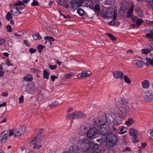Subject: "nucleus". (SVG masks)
Wrapping results in <instances>:
<instances>
[{"label":"nucleus","instance_id":"nucleus-45","mask_svg":"<svg viewBox=\"0 0 153 153\" xmlns=\"http://www.w3.org/2000/svg\"><path fill=\"white\" fill-rule=\"evenodd\" d=\"M126 131V129L124 127H122L120 128V131L119 133L120 134H122Z\"/></svg>","mask_w":153,"mask_h":153},{"label":"nucleus","instance_id":"nucleus-23","mask_svg":"<svg viewBox=\"0 0 153 153\" xmlns=\"http://www.w3.org/2000/svg\"><path fill=\"white\" fill-rule=\"evenodd\" d=\"M134 119L132 118H130L125 122V124L128 126H129L131 125L134 123Z\"/></svg>","mask_w":153,"mask_h":153},{"label":"nucleus","instance_id":"nucleus-11","mask_svg":"<svg viewBox=\"0 0 153 153\" xmlns=\"http://www.w3.org/2000/svg\"><path fill=\"white\" fill-rule=\"evenodd\" d=\"M98 145L97 143H95L92 142L90 141L89 142L88 146V150L90 153L91 151L96 150H99L98 149Z\"/></svg>","mask_w":153,"mask_h":153},{"label":"nucleus","instance_id":"nucleus-47","mask_svg":"<svg viewBox=\"0 0 153 153\" xmlns=\"http://www.w3.org/2000/svg\"><path fill=\"white\" fill-rule=\"evenodd\" d=\"M77 13L80 16H82L84 13V11L82 9L79 8L77 10Z\"/></svg>","mask_w":153,"mask_h":153},{"label":"nucleus","instance_id":"nucleus-8","mask_svg":"<svg viewBox=\"0 0 153 153\" xmlns=\"http://www.w3.org/2000/svg\"><path fill=\"white\" fill-rule=\"evenodd\" d=\"M35 85L33 82L29 83L26 88L25 91L30 94H33L35 90Z\"/></svg>","mask_w":153,"mask_h":153},{"label":"nucleus","instance_id":"nucleus-29","mask_svg":"<svg viewBox=\"0 0 153 153\" xmlns=\"http://www.w3.org/2000/svg\"><path fill=\"white\" fill-rule=\"evenodd\" d=\"M32 36L34 39L35 40L37 39L40 40L42 39L41 36L38 33L35 34H33Z\"/></svg>","mask_w":153,"mask_h":153},{"label":"nucleus","instance_id":"nucleus-54","mask_svg":"<svg viewBox=\"0 0 153 153\" xmlns=\"http://www.w3.org/2000/svg\"><path fill=\"white\" fill-rule=\"evenodd\" d=\"M57 1L58 4L62 5H64L65 3L64 0H57Z\"/></svg>","mask_w":153,"mask_h":153},{"label":"nucleus","instance_id":"nucleus-4","mask_svg":"<svg viewBox=\"0 0 153 153\" xmlns=\"http://www.w3.org/2000/svg\"><path fill=\"white\" fill-rule=\"evenodd\" d=\"M104 18H111L112 17L114 19L117 17V13L114 9L112 8H109L107 9L103 14Z\"/></svg>","mask_w":153,"mask_h":153},{"label":"nucleus","instance_id":"nucleus-20","mask_svg":"<svg viewBox=\"0 0 153 153\" xmlns=\"http://www.w3.org/2000/svg\"><path fill=\"white\" fill-rule=\"evenodd\" d=\"M82 72L83 75V78L88 77L92 74L91 72L90 71H83Z\"/></svg>","mask_w":153,"mask_h":153},{"label":"nucleus","instance_id":"nucleus-17","mask_svg":"<svg viewBox=\"0 0 153 153\" xmlns=\"http://www.w3.org/2000/svg\"><path fill=\"white\" fill-rule=\"evenodd\" d=\"M124 118H122L121 117L119 116L115 117V118L114 120V123L117 125L119 124L122 122V120L124 119Z\"/></svg>","mask_w":153,"mask_h":153},{"label":"nucleus","instance_id":"nucleus-59","mask_svg":"<svg viewBox=\"0 0 153 153\" xmlns=\"http://www.w3.org/2000/svg\"><path fill=\"white\" fill-rule=\"evenodd\" d=\"M30 71L31 72L36 73L38 72V70L34 68H32L30 69Z\"/></svg>","mask_w":153,"mask_h":153},{"label":"nucleus","instance_id":"nucleus-60","mask_svg":"<svg viewBox=\"0 0 153 153\" xmlns=\"http://www.w3.org/2000/svg\"><path fill=\"white\" fill-rule=\"evenodd\" d=\"M73 74L71 73H68L65 75V77L66 79H68L71 76L73 75Z\"/></svg>","mask_w":153,"mask_h":153},{"label":"nucleus","instance_id":"nucleus-19","mask_svg":"<svg viewBox=\"0 0 153 153\" xmlns=\"http://www.w3.org/2000/svg\"><path fill=\"white\" fill-rule=\"evenodd\" d=\"M116 116V114L114 112H113L112 115L109 114L108 117V121L110 123L113 122Z\"/></svg>","mask_w":153,"mask_h":153},{"label":"nucleus","instance_id":"nucleus-62","mask_svg":"<svg viewBox=\"0 0 153 153\" xmlns=\"http://www.w3.org/2000/svg\"><path fill=\"white\" fill-rule=\"evenodd\" d=\"M146 36L148 38L153 39V34H151L148 33L146 34Z\"/></svg>","mask_w":153,"mask_h":153},{"label":"nucleus","instance_id":"nucleus-63","mask_svg":"<svg viewBox=\"0 0 153 153\" xmlns=\"http://www.w3.org/2000/svg\"><path fill=\"white\" fill-rule=\"evenodd\" d=\"M100 150L99 149V150H94V151H91L90 152V153L89 152V153H100Z\"/></svg>","mask_w":153,"mask_h":153},{"label":"nucleus","instance_id":"nucleus-38","mask_svg":"<svg viewBox=\"0 0 153 153\" xmlns=\"http://www.w3.org/2000/svg\"><path fill=\"white\" fill-rule=\"evenodd\" d=\"M33 144L34 145V146L33 147V148L34 149H39L42 146V145H37V143L36 142H33Z\"/></svg>","mask_w":153,"mask_h":153},{"label":"nucleus","instance_id":"nucleus-55","mask_svg":"<svg viewBox=\"0 0 153 153\" xmlns=\"http://www.w3.org/2000/svg\"><path fill=\"white\" fill-rule=\"evenodd\" d=\"M36 49L32 48H30L29 49V52L32 53H35L36 51Z\"/></svg>","mask_w":153,"mask_h":153},{"label":"nucleus","instance_id":"nucleus-50","mask_svg":"<svg viewBox=\"0 0 153 153\" xmlns=\"http://www.w3.org/2000/svg\"><path fill=\"white\" fill-rule=\"evenodd\" d=\"M31 5L32 6H38L39 5V4L37 1L36 0H33V2L32 3Z\"/></svg>","mask_w":153,"mask_h":153},{"label":"nucleus","instance_id":"nucleus-46","mask_svg":"<svg viewBox=\"0 0 153 153\" xmlns=\"http://www.w3.org/2000/svg\"><path fill=\"white\" fill-rule=\"evenodd\" d=\"M20 5H24L23 1H17L13 4V6H20Z\"/></svg>","mask_w":153,"mask_h":153},{"label":"nucleus","instance_id":"nucleus-12","mask_svg":"<svg viewBox=\"0 0 153 153\" xmlns=\"http://www.w3.org/2000/svg\"><path fill=\"white\" fill-rule=\"evenodd\" d=\"M114 77L117 79H123V78L124 74L120 71H116L113 72Z\"/></svg>","mask_w":153,"mask_h":153},{"label":"nucleus","instance_id":"nucleus-16","mask_svg":"<svg viewBox=\"0 0 153 153\" xmlns=\"http://www.w3.org/2000/svg\"><path fill=\"white\" fill-rule=\"evenodd\" d=\"M129 134L131 136L133 137L135 139L137 138L136 133L138 132V131L134 128H130L129 131Z\"/></svg>","mask_w":153,"mask_h":153},{"label":"nucleus","instance_id":"nucleus-22","mask_svg":"<svg viewBox=\"0 0 153 153\" xmlns=\"http://www.w3.org/2000/svg\"><path fill=\"white\" fill-rule=\"evenodd\" d=\"M149 83L147 80H145L142 82L143 87L144 88H148L149 86Z\"/></svg>","mask_w":153,"mask_h":153},{"label":"nucleus","instance_id":"nucleus-1","mask_svg":"<svg viewBox=\"0 0 153 153\" xmlns=\"http://www.w3.org/2000/svg\"><path fill=\"white\" fill-rule=\"evenodd\" d=\"M107 140L105 144L107 148H112L117 143L118 138L115 134L112 133H109L107 135Z\"/></svg>","mask_w":153,"mask_h":153},{"label":"nucleus","instance_id":"nucleus-42","mask_svg":"<svg viewBox=\"0 0 153 153\" xmlns=\"http://www.w3.org/2000/svg\"><path fill=\"white\" fill-rule=\"evenodd\" d=\"M123 78H124V80L126 83L128 84H129L131 83V81L127 76H125Z\"/></svg>","mask_w":153,"mask_h":153},{"label":"nucleus","instance_id":"nucleus-61","mask_svg":"<svg viewBox=\"0 0 153 153\" xmlns=\"http://www.w3.org/2000/svg\"><path fill=\"white\" fill-rule=\"evenodd\" d=\"M14 129H10V130L9 132V135L10 136H11L14 133Z\"/></svg>","mask_w":153,"mask_h":153},{"label":"nucleus","instance_id":"nucleus-48","mask_svg":"<svg viewBox=\"0 0 153 153\" xmlns=\"http://www.w3.org/2000/svg\"><path fill=\"white\" fill-rule=\"evenodd\" d=\"M122 105L120 100L117 101L115 103V107L116 108H119Z\"/></svg>","mask_w":153,"mask_h":153},{"label":"nucleus","instance_id":"nucleus-3","mask_svg":"<svg viewBox=\"0 0 153 153\" xmlns=\"http://www.w3.org/2000/svg\"><path fill=\"white\" fill-rule=\"evenodd\" d=\"M130 111V108L129 106L124 105L119 107L117 111V113L119 116L121 117L122 118H125Z\"/></svg>","mask_w":153,"mask_h":153},{"label":"nucleus","instance_id":"nucleus-10","mask_svg":"<svg viewBox=\"0 0 153 153\" xmlns=\"http://www.w3.org/2000/svg\"><path fill=\"white\" fill-rule=\"evenodd\" d=\"M98 135L100 138L97 139V141L98 142H100L102 143L106 142L107 141V135L104 133H102V134L98 133Z\"/></svg>","mask_w":153,"mask_h":153},{"label":"nucleus","instance_id":"nucleus-28","mask_svg":"<svg viewBox=\"0 0 153 153\" xmlns=\"http://www.w3.org/2000/svg\"><path fill=\"white\" fill-rule=\"evenodd\" d=\"M7 136L2 133L1 134V135L0 136V138H1V143H4L7 140Z\"/></svg>","mask_w":153,"mask_h":153},{"label":"nucleus","instance_id":"nucleus-43","mask_svg":"<svg viewBox=\"0 0 153 153\" xmlns=\"http://www.w3.org/2000/svg\"><path fill=\"white\" fill-rule=\"evenodd\" d=\"M151 50L149 49H143L141 51L142 53L143 54H147L149 53L150 52Z\"/></svg>","mask_w":153,"mask_h":153},{"label":"nucleus","instance_id":"nucleus-51","mask_svg":"<svg viewBox=\"0 0 153 153\" xmlns=\"http://www.w3.org/2000/svg\"><path fill=\"white\" fill-rule=\"evenodd\" d=\"M48 66L49 68L51 70H54L57 67V66L56 65H49Z\"/></svg>","mask_w":153,"mask_h":153},{"label":"nucleus","instance_id":"nucleus-37","mask_svg":"<svg viewBox=\"0 0 153 153\" xmlns=\"http://www.w3.org/2000/svg\"><path fill=\"white\" fill-rule=\"evenodd\" d=\"M18 128L19 129V130L22 131V134H24L26 132V127L25 126H20L19 128Z\"/></svg>","mask_w":153,"mask_h":153},{"label":"nucleus","instance_id":"nucleus-7","mask_svg":"<svg viewBox=\"0 0 153 153\" xmlns=\"http://www.w3.org/2000/svg\"><path fill=\"white\" fill-rule=\"evenodd\" d=\"M143 99L147 102H151L153 100V91L149 90L145 93L143 97Z\"/></svg>","mask_w":153,"mask_h":153},{"label":"nucleus","instance_id":"nucleus-26","mask_svg":"<svg viewBox=\"0 0 153 153\" xmlns=\"http://www.w3.org/2000/svg\"><path fill=\"white\" fill-rule=\"evenodd\" d=\"M49 74L50 73L47 70H45L43 71V76L44 78L48 79Z\"/></svg>","mask_w":153,"mask_h":153},{"label":"nucleus","instance_id":"nucleus-34","mask_svg":"<svg viewBox=\"0 0 153 153\" xmlns=\"http://www.w3.org/2000/svg\"><path fill=\"white\" fill-rule=\"evenodd\" d=\"M103 126H101L100 127L98 128V131H99V132L98 133L99 134H102V133H104L105 134V130L104 127H103Z\"/></svg>","mask_w":153,"mask_h":153},{"label":"nucleus","instance_id":"nucleus-27","mask_svg":"<svg viewBox=\"0 0 153 153\" xmlns=\"http://www.w3.org/2000/svg\"><path fill=\"white\" fill-rule=\"evenodd\" d=\"M133 10V6H131L130 7V8L128 10L127 13V16L128 17L132 18V11Z\"/></svg>","mask_w":153,"mask_h":153},{"label":"nucleus","instance_id":"nucleus-33","mask_svg":"<svg viewBox=\"0 0 153 153\" xmlns=\"http://www.w3.org/2000/svg\"><path fill=\"white\" fill-rule=\"evenodd\" d=\"M100 5L97 4L95 6L94 10L96 13H98L100 11Z\"/></svg>","mask_w":153,"mask_h":153},{"label":"nucleus","instance_id":"nucleus-64","mask_svg":"<svg viewBox=\"0 0 153 153\" xmlns=\"http://www.w3.org/2000/svg\"><path fill=\"white\" fill-rule=\"evenodd\" d=\"M106 153H115L114 150L112 149H108L107 151V152Z\"/></svg>","mask_w":153,"mask_h":153},{"label":"nucleus","instance_id":"nucleus-21","mask_svg":"<svg viewBox=\"0 0 153 153\" xmlns=\"http://www.w3.org/2000/svg\"><path fill=\"white\" fill-rule=\"evenodd\" d=\"M102 126H104L103 127H104L105 130V134H108L109 133H111V131L110 130V127L108 126V125L106 124H104Z\"/></svg>","mask_w":153,"mask_h":153},{"label":"nucleus","instance_id":"nucleus-41","mask_svg":"<svg viewBox=\"0 0 153 153\" xmlns=\"http://www.w3.org/2000/svg\"><path fill=\"white\" fill-rule=\"evenodd\" d=\"M146 60L148 63L150 64L151 65L153 66V58L147 57L146 58Z\"/></svg>","mask_w":153,"mask_h":153},{"label":"nucleus","instance_id":"nucleus-35","mask_svg":"<svg viewBox=\"0 0 153 153\" xmlns=\"http://www.w3.org/2000/svg\"><path fill=\"white\" fill-rule=\"evenodd\" d=\"M120 101L122 105H126L128 103V101L127 100L123 98L121 99V100Z\"/></svg>","mask_w":153,"mask_h":153},{"label":"nucleus","instance_id":"nucleus-39","mask_svg":"<svg viewBox=\"0 0 153 153\" xmlns=\"http://www.w3.org/2000/svg\"><path fill=\"white\" fill-rule=\"evenodd\" d=\"M95 124L97 126H102L103 125L105 124V123H102L101 121V120H100V119L99 118L98 120H96L95 122Z\"/></svg>","mask_w":153,"mask_h":153},{"label":"nucleus","instance_id":"nucleus-57","mask_svg":"<svg viewBox=\"0 0 153 153\" xmlns=\"http://www.w3.org/2000/svg\"><path fill=\"white\" fill-rule=\"evenodd\" d=\"M51 80L52 81H54L56 79H57L58 77L54 75H52L51 76Z\"/></svg>","mask_w":153,"mask_h":153},{"label":"nucleus","instance_id":"nucleus-40","mask_svg":"<svg viewBox=\"0 0 153 153\" xmlns=\"http://www.w3.org/2000/svg\"><path fill=\"white\" fill-rule=\"evenodd\" d=\"M106 34L110 38L111 40L113 41H115L117 39V38L113 36L110 33H107Z\"/></svg>","mask_w":153,"mask_h":153},{"label":"nucleus","instance_id":"nucleus-36","mask_svg":"<svg viewBox=\"0 0 153 153\" xmlns=\"http://www.w3.org/2000/svg\"><path fill=\"white\" fill-rule=\"evenodd\" d=\"M13 18L10 12H8L7 13L6 16V19L8 21L11 20Z\"/></svg>","mask_w":153,"mask_h":153},{"label":"nucleus","instance_id":"nucleus-15","mask_svg":"<svg viewBox=\"0 0 153 153\" xmlns=\"http://www.w3.org/2000/svg\"><path fill=\"white\" fill-rule=\"evenodd\" d=\"M43 138L42 136L37 135L36 136L31 140L30 141L33 143L36 142V143H39L43 141Z\"/></svg>","mask_w":153,"mask_h":153},{"label":"nucleus","instance_id":"nucleus-14","mask_svg":"<svg viewBox=\"0 0 153 153\" xmlns=\"http://www.w3.org/2000/svg\"><path fill=\"white\" fill-rule=\"evenodd\" d=\"M132 63L138 68H141L143 66L144 62L140 60L135 59L133 61Z\"/></svg>","mask_w":153,"mask_h":153},{"label":"nucleus","instance_id":"nucleus-56","mask_svg":"<svg viewBox=\"0 0 153 153\" xmlns=\"http://www.w3.org/2000/svg\"><path fill=\"white\" fill-rule=\"evenodd\" d=\"M143 21L141 19L138 20L137 19V20L136 21V24L137 25H139L141 24L143 22Z\"/></svg>","mask_w":153,"mask_h":153},{"label":"nucleus","instance_id":"nucleus-9","mask_svg":"<svg viewBox=\"0 0 153 153\" xmlns=\"http://www.w3.org/2000/svg\"><path fill=\"white\" fill-rule=\"evenodd\" d=\"M70 3L72 8L74 10L77 8L82 4L81 1H77V0H71Z\"/></svg>","mask_w":153,"mask_h":153},{"label":"nucleus","instance_id":"nucleus-58","mask_svg":"<svg viewBox=\"0 0 153 153\" xmlns=\"http://www.w3.org/2000/svg\"><path fill=\"white\" fill-rule=\"evenodd\" d=\"M44 129L43 128L40 129L39 131V133L37 135L41 136V134L43 132Z\"/></svg>","mask_w":153,"mask_h":153},{"label":"nucleus","instance_id":"nucleus-18","mask_svg":"<svg viewBox=\"0 0 153 153\" xmlns=\"http://www.w3.org/2000/svg\"><path fill=\"white\" fill-rule=\"evenodd\" d=\"M100 119V120H101V121L102 123H105L107 121V117L106 115L104 113H101L100 114V116L99 117Z\"/></svg>","mask_w":153,"mask_h":153},{"label":"nucleus","instance_id":"nucleus-31","mask_svg":"<svg viewBox=\"0 0 153 153\" xmlns=\"http://www.w3.org/2000/svg\"><path fill=\"white\" fill-rule=\"evenodd\" d=\"M147 136L150 139H153V131L150 130L147 132Z\"/></svg>","mask_w":153,"mask_h":153},{"label":"nucleus","instance_id":"nucleus-25","mask_svg":"<svg viewBox=\"0 0 153 153\" xmlns=\"http://www.w3.org/2000/svg\"><path fill=\"white\" fill-rule=\"evenodd\" d=\"M23 79L26 81H30L33 79L32 76L30 74H27L26 76L23 77Z\"/></svg>","mask_w":153,"mask_h":153},{"label":"nucleus","instance_id":"nucleus-44","mask_svg":"<svg viewBox=\"0 0 153 153\" xmlns=\"http://www.w3.org/2000/svg\"><path fill=\"white\" fill-rule=\"evenodd\" d=\"M45 47L44 45H39L37 47V49L39 53H41L42 52V50L43 49V48Z\"/></svg>","mask_w":153,"mask_h":153},{"label":"nucleus","instance_id":"nucleus-13","mask_svg":"<svg viewBox=\"0 0 153 153\" xmlns=\"http://www.w3.org/2000/svg\"><path fill=\"white\" fill-rule=\"evenodd\" d=\"M79 147L76 145L71 146L68 150V153H79Z\"/></svg>","mask_w":153,"mask_h":153},{"label":"nucleus","instance_id":"nucleus-32","mask_svg":"<svg viewBox=\"0 0 153 153\" xmlns=\"http://www.w3.org/2000/svg\"><path fill=\"white\" fill-rule=\"evenodd\" d=\"M58 102L56 101H53L51 102V104L49 106L51 108H53L55 106L58 105Z\"/></svg>","mask_w":153,"mask_h":153},{"label":"nucleus","instance_id":"nucleus-24","mask_svg":"<svg viewBox=\"0 0 153 153\" xmlns=\"http://www.w3.org/2000/svg\"><path fill=\"white\" fill-rule=\"evenodd\" d=\"M16 132L15 134H14V136L15 137H21L22 134V133H21L19 129L16 128L15 131Z\"/></svg>","mask_w":153,"mask_h":153},{"label":"nucleus","instance_id":"nucleus-6","mask_svg":"<svg viewBox=\"0 0 153 153\" xmlns=\"http://www.w3.org/2000/svg\"><path fill=\"white\" fill-rule=\"evenodd\" d=\"M98 133V130L95 128L92 127L89 129L86 133L87 137L91 139L96 137Z\"/></svg>","mask_w":153,"mask_h":153},{"label":"nucleus","instance_id":"nucleus-30","mask_svg":"<svg viewBox=\"0 0 153 153\" xmlns=\"http://www.w3.org/2000/svg\"><path fill=\"white\" fill-rule=\"evenodd\" d=\"M24 8V7H22V6L13 7V10H16L19 12V14L22 13V12L20 10H22Z\"/></svg>","mask_w":153,"mask_h":153},{"label":"nucleus","instance_id":"nucleus-53","mask_svg":"<svg viewBox=\"0 0 153 153\" xmlns=\"http://www.w3.org/2000/svg\"><path fill=\"white\" fill-rule=\"evenodd\" d=\"M19 103H22L24 102V97L23 95H22L19 98Z\"/></svg>","mask_w":153,"mask_h":153},{"label":"nucleus","instance_id":"nucleus-2","mask_svg":"<svg viewBox=\"0 0 153 153\" xmlns=\"http://www.w3.org/2000/svg\"><path fill=\"white\" fill-rule=\"evenodd\" d=\"M86 115L83 112L79 111H74L66 116V118L68 119L73 120L85 118Z\"/></svg>","mask_w":153,"mask_h":153},{"label":"nucleus","instance_id":"nucleus-49","mask_svg":"<svg viewBox=\"0 0 153 153\" xmlns=\"http://www.w3.org/2000/svg\"><path fill=\"white\" fill-rule=\"evenodd\" d=\"M6 28L7 29V31L8 32H12V30L11 26L10 25H7L6 27Z\"/></svg>","mask_w":153,"mask_h":153},{"label":"nucleus","instance_id":"nucleus-52","mask_svg":"<svg viewBox=\"0 0 153 153\" xmlns=\"http://www.w3.org/2000/svg\"><path fill=\"white\" fill-rule=\"evenodd\" d=\"M6 64L8 66L13 65V64L11 63V61H10L9 59H7L6 61Z\"/></svg>","mask_w":153,"mask_h":153},{"label":"nucleus","instance_id":"nucleus-5","mask_svg":"<svg viewBox=\"0 0 153 153\" xmlns=\"http://www.w3.org/2000/svg\"><path fill=\"white\" fill-rule=\"evenodd\" d=\"M89 142L86 138L82 139L79 140L77 143V144L83 149L87 150L89 144Z\"/></svg>","mask_w":153,"mask_h":153}]
</instances>
